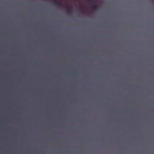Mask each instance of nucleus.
I'll list each match as a JSON object with an SVG mask.
<instances>
[{
    "mask_svg": "<svg viewBox=\"0 0 154 154\" xmlns=\"http://www.w3.org/2000/svg\"><path fill=\"white\" fill-rule=\"evenodd\" d=\"M87 2H92V0H86Z\"/></svg>",
    "mask_w": 154,
    "mask_h": 154,
    "instance_id": "7ed1b4c3",
    "label": "nucleus"
},
{
    "mask_svg": "<svg viewBox=\"0 0 154 154\" xmlns=\"http://www.w3.org/2000/svg\"><path fill=\"white\" fill-rule=\"evenodd\" d=\"M54 4L58 7L60 8L62 6V4L60 2L56 1L54 2Z\"/></svg>",
    "mask_w": 154,
    "mask_h": 154,
    "instance_id": "f257e3e1",
    "label": "nucleus"
},
{
    "mask_svg": "<svg viewBox=\"0 0 154 154\" xmlns=\"http://www.w3.org/2000/svg\"><path fill=\"white\" fill-rule=\"evenodd\" d=\"M71 11L70 10V9L69 8L68 9V13L69 14H70V13H71Z\"/></svg>",
    "mask_w": 154,
    "mask_h": 154,
    "instance_id": "20e7f679",
    "label": "nucleus"
},
{
    "mask_svg": "<svg viewBox=\"0 0 154 154\" xmlns=\"http://www.w3.org/2000/svg\"><path fill=\"white\" fill-rule=\"evenodd\" d=\"M92 7L94 10L96 11L98 9V7L97 5H92Z\"/></svg>",
    "mask_w": 154,
    "mask_h": 154,
    "instance_id": "f03ea898",
    "label": "nucleus"
}]
</instances>
